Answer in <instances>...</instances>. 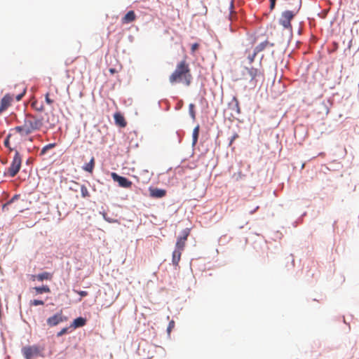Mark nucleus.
I'll return each instance as SVG.
<instances>
[{"instance_id":"473e14b6","label":"nucleus","mask_w":359,"mask_h":359,"mask_svg":"<svg viewBox=\"0 0 359 359\" xmlns=\"http://www.w3.org/2000/svg\"><path fill=\"white\" fill-rule=\"evenodd\" d=\"M75 292L78 293L81 297H86L88 293L87 291H76L74 290Z\"/></svg>"},{"instance_id":"ddd939ff","label":"nucleus","mask_w":359,"mask_h":359,"mask_svg":"<svg viewBox=\"0 0 359 359\" xmlns=\"http://www.w3.org/2000/svg\"><path fill=\"white\" fill-rule=\"evenodd\" d=\"M136 19V15L133 11H128L121 19L123 24L133 22Z\"/></svg>"},{"instance_id":"f3484780","label":"nucleus","mask_w":359,"mask_h":359,"mask_svg":"<svg viewBox=\"0 0 359 359\" xmlns=\"http://www.w3.org/2000/svg\"><path fill=\"white\" fill-rule=\"evenodd\" d=\"M36 280L39 281H43V280H51L53 278V274L45 271L41 273H39L36 275Z\"/></svg>"},{"instance_id":"37998d69","label":"nucleus","mask_w":359,"mask_h":359,"mask_svg":"<svg viewBox=\"0 0 359 359\" xmlns=\"http://www.w3.org/2000/svg\"><path fill=\"white\" fill-rule=\"evenodd\" d=\"M233 7V2H231V8Z\"/></svg>"},{"instance_id":"dca6fc26","label":"nucleus","mask_w":359,"mask_h":359,"mask_svg":"<svg viewBox=\"0 0 359 359\" xmlns=\"http://www.w3.org/2000/svg\"><path fill=\"white\" fill-rule=\"evenodd\" d=\"M86 319L82 317H79L74 320L72 322L71 327L74 328L81 327L86 325Z\"/></svg>"},{"instance_id":"412c9836","label":"nucleus","mask_w":359,"mask_h":359,"mask_svg":"<svg viewBox=\"0 0 359 359\" xmlns=\"http://www.w3.org/2000/svg\"><path fill=\"white\" fill-rule=\"evenodd\" d=\"M95 166V159L93 157L90 159V162L86 163L83 169L87 172H92Z\"/></svg>"},{"instance_id":"1a4fd4ad","label":"nucleus","mask_w":359,"mask_h":359,"mask_svg":"<svg viewBox=\"0 0 359 359\" xmlns=\"http://www.w3.org/2000/svg\"><path fill=\"white\" fill-rule=\"evenodd\" d=\"M259 74L257 69L254 67H245L243 72L245 79H250L251 81H254Z\"/></svg>"},{"instance_id":"9d476101","label":"nucleus","mask_w":359,"mask_h":359,"mask_svg":"<svg viewBox=\"0 0 359 359\" xmlns=\"http://www.w3.org/2000/svg\"><path fill=\"white\" fill-rule=\"evenodd\" d=\"M188 236H189V233L187 232L186 231H184L183 236L180 237L177 241V243L175 245L176 250H182V251L184 250V248L185 246V243L187 240Z\"/></svg>"},{"instance_id":"39448f33","label":"nucleus","mask_w":359,"mask_h":359,"mask_svg":"<svg viewBox=\"0 0 359 359\" xmlns=\"http://www.w3.org/2000/svg\"><path fill=\"white\" fill-rule=\"evenodd\" d=\"M66 320H67V318L63 316L62 311H60L53 316L49 317L46 322L48 326L54 327Z\"/></svg>"},{"instance_id":"f8f14e48","label":"nucleus","mask_w":359,"mask_h":359,"mask_svg":"<svg viewBox=\"0 0 359 359\" xmlns=\"http://www.w3.org/2000/svg\"><path fill=\"white\" fill-rule=\"evenodd\" d=\"M115 123L121 128H125L127 125V122L124 116L120 113L116 112L114 115Z\"/></svg>"},{"instance_id":"2f4dec72","label":"nucleus","mask_w":359,"mask_h":359,"mask_svg":"<svg viewBox=\"0 0 359 359\" xmlns=\"http://www.w3.org/2000/svg\"><path fill=\"white\" fill-rule=\"evenodd\" d=\"M199 47L198 43H193L191 47V53H194Z\"/></svg>"},{"instance_id":"bb28decb","label":"nucleus","mask_w":359,"mask_h":359,"mask_svg":"<svg viewBox=\"0 0 359 359\" xmlns=\"http://www.w3.org/2000/svg\"><path fill=\"white\" fill-rule=\"evenodd\" d=\"M280 24L286 29H291L292 25L291 22L283 18H281L280 20Z\"/></svg>"},{"instance_id":"6e6552de","label":"nucleus","mask_w":359,"mask_h":359,"mask_svg":"<svg viewBox=\"0 0 359 359\" xmlns=\"http://www.w3.org/2000/svg\"><path fill=\"white\" fill-rule=\"evenodd\" d=\"M22 354L26 359L32 358L39 353V349L36 346H25L22 349Z\"/></svg>"},{"instance_id":"c85d7f7f","label":"nucleus","mask_w":359,"mask_h":359,"mask_svg":"<svg viewBox=\"0 0 359 359\" xmlns=\"http://www.w3.org/2000/svg\"><path fill=\"white\" fill-rule=\"evenodd\" d=\"M44 302L42 300L39 299H34L31 302V305L33 306H39V305H43Z\"/></svg>"},{"instance_id":"20e7f679","label":"nucleus","mask_w":359,"mask_h":359,"mask_svg":"<svg viewBox=\"0 0 359 359\" xmlns=\"http://www.w3.org/2000/svg\"><path fill=\"white\" fill-rule=\"evenodd\" d=\"M22 158L18 151H15L11 166L8 168V174L10 177H15L21 168Z\"/></svg>"},{"instance_id":"aec40b11","label":"nucleus","mask_w":359,"mask_h":359,"mask_svg":"<svg viewBox=\"0 0 359 359\" xmlns=\"http://www.w3.org/2000/svg\"><path fill=\"white\" fill-rule=\"evenodd\" d=\"M33 289L36 291V294L50 292V287L47 285H43L41 287H34Z\"/></svg>"},{"instance_id":"79ce46f5","label":"nucleus","mask_w":359,"mask_h":359,"mask_svg":"<svg viewBox=\"0 0 359 359\" xmlns=\"http://www.w3.org/2000/svg\"><path fill=\"white\" fill-rule=\"evenodd\" d=\"M105 216H106V214H105V213H104V214H103V217H104V218L107 221L110 222L109 219H107L106 218V217H105Z\"/></svg>"},{"instance_id":"2eb2a0df","label":"nucleus","mask_w":359,"mask_h":359,"mask_svg":"<svg viewBox=\"0 0 359 359\" xmlns=\"http://www.w3.org/2000/svg\"><path fill=\"white\" fill-rule=\"evenodd\" d=\"M230 107L234 111L236 114L241 113V108L239 105V101L236 97H233L231 102L229 103Z\"/></svg>"},{"instance_id":"4be33fe9","label":"nucleus","mask_w":359,"mask_h":359,"mask_svg":"<svg viewBox=\"0 0 359 359\" xmlns=\"http://www.w3.org/2000/svg\"><path fill=\"white\" fill-rule=\"evenodd\" d=\"M81 196L83 198H89L90 196V192L88 188L84 184H81L80 187Z\"/></svg>"},{"instance_id":"0eeeda50","label":"nucleus","mask_w":359,"mask_h":359,"mask_svg":"<svg viewBox=\"0 0 359 359\" xmlns=\"http://www.w3.org/2000/svg\"><path fill=\"white\" fill-rule=\"evenodd\" d=\"M111 177L115 182H117L121 187L130 188L133 184L132 182L128 180L126 177L119 176L115 172L111 173Z\"/></svg>"},{"instance_id":"f03ea898","label":"nucleus","mask_w":359,"mask_h":359,"mask_svg":"<svg viewBox=\"0 0 359 359\" xmlns=\"http://www.w3.org/2000/svg\"><path fill=\"white\" fill-rule=\"evenodd\" d=\"M43 126V117H38L32 114H25L22 123L16 126L14 130L21 136H27L40 130Z\"/></svg>"},{"instance_id":"5701e85b","label":"nucleus","mask_w":359,"mask_h":359,"mask_svg":"<svg viewBox=\"0 0 359 359\" xmlns=\"http://www.w3.org/2000/svg\"><path fill=\"white\" fill-rule=\"evenodd\" d=\"M81 185V184L75 181H71L69 182V189L72 191L76 192L78 191L79 189H80Z\"/></svg>"},{"instance_id":"c756f323","label":"nucleus","mask_w":359,"mask_h":359,"mask_svg":"<svg viewBox=\"0 0 359 359\" xmlns=\"http://www.w3.org/2000/svg\"><path fill=\"white\" fill-rule=\"evenodd\" d=\"M46 102L48 104H52L53 103V100L50 98L49 93H47L45 95Z\"/></svg>"},{"instance_id":"4c0bfd02","label":"nucleus","mask_w":359,"mask_h":359,"mask_svg":"<svg viewBox=\"0 0 359 359\" xmlns=\"http://www.w3.org/2000/svg\"><path fill=\"white\" fill-rule=\"evenodd\" d=\"M36 109L37 111H43V105H41L40 108H36Z\"/></svg>"},{"instance_id":"423d86ee","label":"nucleus","mask_w":359,"mask_h":359,"mask_svg":"<svg viewBox=\"0 0 359 359\" xmlns=\"http://www.w3.org/2000/svg\"><path fill=\"white\" fill-rule=\"evenodd\" d=\"M294 7L292 11H286L282 13V18L291 22L292 18L296 15L298 13L300 7H301V1L300 0H294Z\"/></svg>"},{"instance_id":"58836bf2","label":"nucleus","mask_w":359,"mask_h":359,"mask_svg":"<svg viewBox=\"0 0 359 359\" xmlns=\"http://www.w3.org/2000/svg\"><path fill=\"white\" fill-rule=\"evenodd\" d=\"M36 275H32V278H32V280H35L36 279Z\"/></svg>"},{"instance_id":"393cba45","label":"nucleus","mask_w":359,"mask_h":359,"mask_svg":"<svg viewBox=\"0 0 359 359\" xmlns=\"http://www.w3.org/2000/svg\"><path fill=\"white\" fill-rule=\"evenodd\" d=\"M55 146H56L55 143H50V144H48L44 146L40 152V155H44L48 150L54 148Z\"/></svg>"},{"instance_id":"f704fd0d","label":"nucleus","mask_w":359,"mask_h":359,"mask_svg":"<svg viewBox=\"0 0 359 359\" xmlns=\"http://www.w3.org/2000/svg\"><path fill=\"white\" fill-rule=\"evenodd\" d=\"M238 135L237 133H235V134L232 136V137H231V139L230 144H232V142H233L236 138H238Z\"/></svg>"},{"instance_id":"cd10ccee","label":"nucleus","mask_w":359,"mask_h":359,"mask_svg":"<svg viewBox=\"0 0 359 359\" xmlns=\"http://www.w3.org/2000/svg\"><path fill=\"white\" fill-rule=\"evenodd\" d=\"M174 327H175V321L171 320L169 323L168 328H167V332H168V334H170V332H171L172 330L174 328Z\"/></svg>"},{"instance_id":"f257e3e1","label":"nucleus","mask_w":359,"mask_h":359,"mask_svg":"<svg viewBox=\"0 0 359 359\" xmlns=\"http://www.w3.org/2000/svg\"><path fill=\"white\" fill-rule=\"evenodd\" d=\"M168 80L172 85L177 83H182L185 86L191 85L193 76L189 63L186 58L177 63L174 71L169 76Z\"/></svg>"},{"instance_id":"6ab92c4d","label":"nucleus","mask_w":359,"mask_h":359,"mask_svg":"<svg viewBox=\"0 0 359 359\" xmlns=\"http://www.w3.org/2000/svg\"><path fill=\"white\" fill-rule=\"evenodd\" d=\"M269 43L268 41H265L264 42H262L259 45H257L255 47V50H254V56H255L258 53L264 50L266 48V47L269 45Z\"/></svg>"},{"instance_id":"72a5a7b5","label":"nucleus","mask_w":359,"mask_h":359,"mask_svg":"<svg viewBox=\"0 0 359 359\" xmlns=\"http://www.w3.org/2000/svg\"><path fill=\"white\" fill-rule=\"evenodd\" d=\"M276 0H269L270 1V9L273 10L275 8Z\"/></svg>"},{"instance_id":"4468645a","label":"nucleus","mask_w":359,"mask_h":359,"mask_svg":"<svg viewBox=\"0 0 359 359\" xmlns=\"http://www.w3.org/2000/svg\"><path fill=\"white\" fill-rule=\"evenodd\" d=\"M182 250H175L172 252V262L175 266H177L181 259Z\"/></svg>"},{"instance_id":"7ed1b4c3","label":"nucleus","mask_w":359,"mask_h":359,"mask_svg":"<svg viewBox=\"0 0 359 359\" xmlns=\"http://www.w3.org/2000/svg\"><path fill=\"white\" fill-rule=\"evenodd\" d=\"M25 92L26 89L23 88L22 92L18 95H16L15 96L14 95L6 94L1 100L0 114H1L11 105L14 97L18 101H20L25 94Z\"/></svg>"},{"instance_id":"e433bc0d","label":"nucleus","mask_w":359,"mask_h":359,"mask_svg":"<svg viewBox=\"0 0 359 359\" xmlns=\"http://www.w3.org/2000/svg\"><path fill=\"white\" fill-rule=\"evenodd\" d=\"M109 71L111 74H114L117 72V70L115 68H110Z\"/></svg>"},{"instance_id":"ea45409f","label":"nucleus","mask_w":359,"mask_h":359,"mask_svg":"<svg viewBox=\"0 0 359 359\" xmlns=\"http://www.w3.org/2000/svg\"><path fill=\"white\" fill-rule=\"evenodd\" d=\"M113 302H114V299H113V298H111V299L109 300V302H108L109 303L108 306L111 305L113 303Z\"/></svg>"},{"instance_id":"7c9ffc66","label":"nucleus","mask_w":359,"mask_h":359,"mask_svg":"<svg viewBox=\"0 0 359 359\" xmlns=\"http://www.w3.org/2000/svg\"><path fill=\"white\" fill-rule=\"evenodd\" d=\"M68 331V327L62 328L60 332L57 333V337H61L63 334H66Z\"/></svg>"},{"instance_id":"c9c22d12","label":"nucleus","mask_w":359,"mask_h":359,"mask_svg":"<svg viewBox=\"0 0 359 359\" xmlns=\"http://www.w3.org/2000/svg\"><path fill=\"white\" fill-rule=\"evenodd\" d=\"M4 145L9 148V136H8L7 138L4 140Z\"/></svg>"},{"instance_id":"b1692460","label":"nucleus","mask_w":359,"mask_h":359,"mask_svg":"<svg viewBox=\"0 0 359 359\" xmlns=\"http://www.w3.org/2000/svg\"><path fill=\"white\" fill-rule=\"evenodd\" d=\"M198 134H199V126H197L195 127V128L193 130L192 134V139H193V144H196L198 138Z\"/></svg>"},{"instance_id":"a878e982","label":"nucleus","mask_w":359,"mask_h":359,"mask_svg":"<svg viewBox=\"0 0 359 359\" xmlns=\"http://www.w3.org/2000/svg\"><path fill=\"white\" fill-rule=\"evenodd\" d=\"M189 112L193 120L196 119L195 105L192 103L189 105Z\"/></svg>"},{"instance_id":"a211bd4d","label":"nucleus","mask_w":359,"mask_h":359,"mask_svg":"<svg viewBox=\"0 0 359 359\" xmlns=\"http://www.w3.org/2000/svg\"><path fill=\"white\" fill-rule=\"evenodd\" d=\"M20 195H15L12 197L11 199H10L7 203H6L5 204L3 205V207H2V209L3 210H9V207L13 204L16 201H18L19 198H20Z\"/></svg>"},{"instance_id":"9b49d317","label":"nucleus","mask_w":359,"mask_h":359,"mask_svg":"<svg viewBox=\"0 0 359 359\" xmlns=\"http://www.w3.org/2000/svg\"><path fill=\"white\" fill-rule=\"evenodd\" d=\"M150 196L153 198H161L166 195V191L165 189L153 188L149 189Z\"/></svg>"},{"instance_id":"a19ab883","label":"nucleus","mask_w":359,"mask_h":359,"mask_svg":"<svg viewBox=\"0 0 359 359\" xmlns=\"http://www.w3.org/2000/svg\"><path fill=\"white\" fill-rule=\"evenodd\" d=\"M255 57V56H254V55H253L252 57H250V62H252V61H253V60H254V57Z\"/></svg>"}]
</instances>
